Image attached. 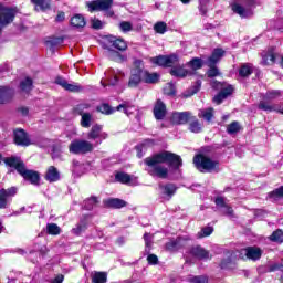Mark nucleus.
Segmentation results:
<instances>
[{
  "label": "nucleus",
  "mask_w": 283,
  "mask_h": 283,
  "mask_svg": "<svg viewBox=\"0 0 283 283\" xmlns=\"http://www.w3.org/2000/svg\"><path fill=\"white\" fill-rule=\"evenodd\" d=\"M209 67H210V69H209V71H208V76H209L210 78H213V77L220 75V71L218 70V67H216V65L209 66Z\"/></svg>",
  "instance_id": "69168bd1"
},
{
  "label": "nucleus",
  "mask_w": 283,
  "mask_h": 283,
  "mask_svg": "<svg viewBox=\"0 0 283 283\" xmlns=\"http://www.w3.org/2000/svg\"><path fill=\"white\" fill-rule=\"evenodd\" d=\"M213 233V227H206L200 232H198V238H209Z\"/></svg>",
  "instance_id": "13d9d810"
},
{
  "label": "nucleus",
  "mask_w": 283,
  "mask_h": 283,
  "mask_svg": "<svg viewBox=\"0 0 283 283\" xmlns=\"http://www.w3.org/2000/svg\"><path fill=\"white\" fill-rule=\"evenodd\" d=\"M133 28L132 22L123 21L119 23V30L123 32H132Z\"/></svg>",
  "instance_id": "052dcab7"
},
{
  "label": "nucleus",
  "mask_w": 283,
  "mask_h": 283,
  "mask_svg": "<svg viewBox=\"0 0 283 283\" xmlns=\"http://www.w3.org/2000/svg\"><path fill=\"white\" fill-rule=\"evenodd\" d=\"M108 43H111L112 48L118 50L119 52H125L127 50V42L120 38L109 36Z\"/></svg>",
  "instance_id": "4be33fe9"
},
{
  "label": "nucleus",
  "mask_w": 283,
  "mask_h": 283,
  "mask_svg": "<svg viewBox=\"0 0 283 283\" xmlns=\"http://www.w3.org/2000/svg\"><path fill=\"white\" fill-rule=\"evenodd\" d=\"M269 198H270V200H274V201L282 200V198H283V186H281L280 188L270 192Z\"/></svg>",
  "instance_id": "37998d69"
},
{
  "label": "nucleus",
  "mask_w": 283,
  "mask_h": 283,
  "mask_svg": "<svg viewBox=\"0 0 283 283\" xmlns=\"http://www.w3.org/2000/svg\"><path fill=\"white\" fill-rule=\"evenodd\" d=\"M93 283H107V274L106 272H94L92 274Z\"/></svg>",
  "instance_id": "4c0bfd02"
},
{
  "label": "nucleus",
  "mask_w": 283,
  "mask_h": 283,
  "mask_svg": "<svg viewBox=\"0 0 283 283\" xmlns=\"http://www.w3.org/2000/svg\"><path fill=\"white\" fill-rule=\"evenodd\" d=\"M97 112H101V114H105L106 116H109V114H114L116 109H114L108 104H102L97 106Z\"/></svg>",
  "instance_id": "49530a36"
},
{
  "label": "nucleus",
  "mask_w": 283,
  "mask_h": 283,
  "mask_svg": "<svg viewBox=\"0 0 283 283\" xmlns=\"http://www.w3.org/2000/svg\"><path fill=\"white\" fill-rule=\"evenodd\" d=\"M114 4V0H94L87 3L90 12H103L109 10Z\"/></svg>",
  "instance_id": "9d476101"
},
{
  "label": "nucleus",
  "mask_w": 283,
  "mask_h": 283,
  "mask_svg": "<svg viewBox=\"0 0 283 283\" xmlns=\"http://www.w3.org/2000/svg\"><path fill=\"white\" fill-rule=\"evenodd\" d=\"M56 85H60L67 92H83V87L78 84H70L63 77H56L55 78Z\"/></svg>",
  "instance_id": "6ab92c4d"
},
{
  "label": "nucleus",
  "mask_w": 283,
  "mask_h": 283,
  "mask_svg": "<svg viewBox=\"0 0 283 283\" xmlns=\"http://www.w3.org/2000/svg\"><path fill=\"white\" fill-rule=\"evenodd\" d=\"M191 240L187 237H179L175 240L169 241L166 243L167 251H178L184 247H187Z\"/></svg>",
  "instance_id": "4468645a"
},
{
  "label": "nucleus",
  "mask_w": 283,
  "mask_h": 283,
  "mask_svg": "<svg viewBox=\"0 0 283 283\" xmlns=\"http://www.w3.org/2000/svg\"><path fill=\"white\" fill-rule=\"evenodd\" d=\"M87 167H90V164H81L78 160H73V166H72L73 176H76L77 178H80V176H83V174L87 171Z\"/></svg>",
  "instance_id": "5701e85b"
},
{
  "label": "nucleus",
  "mask_w": 283,
  "mask_h": 283,
  "mask_svg": "<svg viewBox=\"0 0 283 283\" xmlns=\"http://www.w3.org/2000/svg\"><path fill=\"white\" fill-rule=\"evenodd\" d=\"M153 112L156 120H163L167 116V106L160 99H157Z\"/></svg>",
  "instance_id": "aec40b11"
},
{
  "label": "nucleus",
  "mask_w": 283,
  "mask_h": 283,
  "mask_svg": "<svg viewBox=\"0 0 283 283\" xmlns=\"http://www.w3.org/2000/svg\"><path fill=\"white\" fill-rule=\"evenodd\" d=\"M164 94L166 96H176V86L172 83H168L164 87Z\"/></svg>",
  "instance_id": "3c124183"
},
{
  "label": "nucleus",
  "mask_w": 283,
  "mask_h": 283,
  "mask_svg": "<svg viewBox=\"0 0 283 283\" xmlns=\"http://www.w3.org/2000/svg\"><path fill=\"white\" fill-rule=\"evenodd\" d=\"M282 96V91H269L265 94L266 101H275V98H280Z\"/></svg>",
  "instance_id": "6e6d98bb"
},
{
  "label": "nucleus",
  "mask_w": 283,
  "mask_h": 283,
  "mask_svg": "<svg viewBox=\"0 0 283 283\" xmlns=\"http://www.w3.org/2000/svg\"><path fill=\"white\" fill-rule=\"evenodd\" d=\"M253 74V66L251 64H243L239 70V76L247 78Z\"/></svg>",
  "instance_id": "c9c22d12"
},
{
  "label": "nucleus",
  "mask_w": 283,
  "mask_h": 283,
  "mask_svg": "<svg viewBox=\"0 0 283 283\" xmlns=\"http://www.w3.org/2000/svg\"><path fill=\"white\" fill-rule=\"evenodd\" d=\"M33 85L34 82L32 81V78L25 77L20 82V92H22L23 94H30V92H32Z\"/></svg>",
  "instance_id": "2f4dec72"
},
{
  "label": "nucleus",
  "mask_w": 283,
  "mask_h": 283,
  "mask_svg": "<svg viewBox=\"0 0 283 283\" xmlns=\"http://www.w3.org/2000/svg\"><path fill=\"white\" fill-rule=\"evenodd\" d=\"M159 196L163 200H171L176 196L178 188L174 184L159 185Z\"/></svg>",
  "instance_id": "f8f14e48"
},
{
  "label": "nucleus",
  "mask_w": 283,
  "mask_h": 283,
  "mask_svg": "<svg viewBox=\"0 0 283 283\" xmlns=\"http://www.w3.org/2000/svg\"><path fill=\"white\" fill-rule=\"evenodd\" d=\"M231 94H233V87L228 86L221 90L220 93L213 97V103L220 105V103H222V101H224L228 96H231Z\"/></svg>",
  "instance_id": "bb28decb"
},
{
  "label": "nucleus",
  "mask_w": 283,
  "mask_h": 283,
  "mask_svg": "<svg viewBox=\"0 0 283 283\" xmlns=\"http://www.w3.org/2000/svg\"><path fill=\"white\" fill-rule=\"evenodd\" d=\"M244 253L248 258V260H260V258H262V250H260V248H255V247H249L244 250Z\"/></svg>",
  "instance_id": "a878e982"
},
{
  "label": "nucleus",
  "mask_w": 283,
  "mask_h": 283,
  "mask_svg": "<svg viewBox=\"0 0 283 283\" xmlns=\"http://www.w3.org/2000/svg\"><path fill=\"white\" fill-rule=\"evenodd\" d=\"M107 56L111 61H115L116 63H125V61H127V55H123L114 49H108Z\"/></svg>",
  "instance_id": "c756f323"
},
{
  "label": "nucleus",
  "mask_w": 283,
  "mask_h": 283,
  "mask_svg": "<svg viewBox=\"0 0 283 283\" xmlns=\"http://www.w3.org/2000/svg\"><path fill=\"white\" fill-rule=\"evenodd\" d=\"M14 96V88L10 86H0V104L10 103Z\"/></svg>",
  "instance_id": "f3484780"
},
{
  "label": "nucleus",
  "mask_w": 283,
  "mask_h": 283,
  "mask_svg": "<svg viewBox=\"0 0 283 283\" xmlns=\"http://www.w3.org/2000/svg\"><path fill=\"white\" fill-rule=\"evenodd\" d=\"M80 114L82 116L81 125L86 129L92 127V120H93L92 114L90 113H80Z\"/></svg>",
  "instance_id": "ea45409f"
},
{
  "label": "nucleus",
  "mask_w": 283,
  "mask_h": 283,
  "mask_svg": "<svg viewBox=\"0 0 283 283\" xmlns=\"http://www.w3.org/2000/svg\"><path fill=\"white\" fill-rule=\"evenodd\" d=\"M17 17V9L8 8L0 4V34L3 31V28L10 25Z\"/></svg>",
  "instance_id": "423d86ee"
},
{
  "label": "nucleus",
  "mask_w": 283,
  "mask_h": 283,
  "mask_svg": "<svg viewBox=\"0 0 283 283\" xmlns=\"http://www.w3.org/2000/svg\"><path fill=\"white\" fill-rule=\"evenodd\" d=\"M14 143L21 147H30V145H32V142H30V137H28L24 129L14 130Z\"/></svg>",
  "instance_id": "dca6fc26"
},
{
  "label": "nucleus",
  "mask_w": 283,
  "mask_h": 283,
  "mask_svg": "<svg viewBox=\"0 0 283 283\" xmlns=\"http://www.w3.org/2000/svg\"><path fill=\"white\" fill-rule=\"evenodd\" d=\"M38 147H41L42 149H45V147H50V139L48 138H40L36 140Z\"/></svg>",
  "instance_id": "0e129e2a"
},
{
  "label": "nucleus",
  "mask_w": 283,
  "mask_h": 283,
  "mask_svg": "<svg viewBox=\"0 0 283 283\" xmlns=\"http://www.w3.org/2000/svg\"><path fill=\"white\" fill-rule=\"evenodd\" d=\"M46 232L49 235H59L61 234V228L56 223H48Z\"/></svg>",
  "instance_id": "a18cd8bd"
},
{
  "label": "nucleus",
  "mask_w": 283,
  "mask_h": 283,
  "mask_svg": "<svg viewBox=\"0 0 283 283\" xmlns=\"http://www.w3.org/2000/svg\"><path fill=\"white\" fill-rule=\"evenodd\" d=\"M214 205H217L218 209L223 216L228 218H233V208L227 203V199L224 197H217L214 200Z\"/></svg>",
  "instance_id": "2eb2a0df"
},
{
  "label": "nucleus",
  "mask_w": 283,
  "mask_h": 283,
  "mask_svg": "<svg viewBox=\"0 0 283 283\" xmlns=\"http://www.w3.org/2000/svg\"><path fill=\"white\" fill-rule=\"evenodd\" d=\"M195 167L202 174H213L220 171V164L205 155H197L193 158Z\"/></svg>",
  "instance_id": "7ed1b4c3"
},
{
  "label": "nucleus",
  "mask_w": 283,
  "mask_h": 283,
  "mask_svg": "<svg viewBox=\"0 0 283 283\" xmlns=\"http://www.w3.org/2000/svg\"><path fill=\"white\" fill-rule=\"evenodd\" d=\"M227 132L228 134H238V132H240V123L232 122L230 125H228Z\"/></svg>",
  "instance_id": "4d7b16f0"
},
{
  "label": "nucleus",
  "mask_w": 283,
  "mask_h": 283,
  "mask_svg": "<svg viewBox=\"0 0 283 283\" xmlns=\"http://www.w3.org/2000/svg\"><path fill=\"white\" fill-rule=\"evenodd\" d=\"M2 160L4 165H7V167H12L13 169H15V171H18V174L22 176V178L31 182V185H39V180L41 179L39 172L35 170L28 169L25 167V163H23L21 158L6 157Z\"/></svg>",
  "instance_id": "f03ea898"
},
{
  "label": "nucleus",
  "mask_w": 283,
  "mask_h": 283,
  "mask_svg": "<svg viewBox=\"0 0 283 283\" xmlns=\"http://www.w3.org/2000/svg\"><path fill=\"white\" fill-rule=\"evenodd\" d=\"M165 163L170 166L171 169H180V167H182V158H180L179 155L169 151L158 153L145 159L149 176L165 180V178L169 176V168L165 166Z\"/></svg>",
  "instance_id": "f257e3e1"
},
{
  "label": "nucleus",
  "mask_w": 283,
  "mask_h": 283,
  "mask_svg": "<svg viewBox=\"0 0 283 283\" xmlns=\"http://www.w3.org/2000/svg\"><path fill=\"white\" fill-rule=\"evenodd\" d=\"M144 240H145L146 249H148V251H149V249L151 248V240H153L151 234L145 233Z\"/></svg>",
  "instance_id": "774afa93"
},
{
  "label": "nucleus",
  "mask_w": 283,
  "mask_h": 283,
  "mask_svg": "<svg viewBox=\"0 0 283 283\" xmlns=\"http://www.w3.org/2000/svg\"><path fill=\"white\" fill-rule=\"evenodd\" d=\"M120 76H125L120 70L109 69L105 72V78L101 81L103 87H107V85H118V80Z\"/></svg>",
  "instance_id": "1a4fd4ad"
},
{
  "label": "nucleus",
  "mask_w": 283,
  "mask_h": 283,
  "mask_svg": "<svg viewBox=\"0 0 283 283\" xmlns=\"http://www.w3.org/2000/svg\"><path fill=\"white\" fill-rule=\"evenodd\" d=\"M122 109L126 116H132V114L136 113L138 108L129 102H124L116 107L117 112H120Z\"/></svg>",
  "instance_id": "c85d7f7f"
},
{
  "label": "nucleus",
  "mask_w": 283,
  "mask_h": 283,
  "mask_svg": "<svg viewBox=\"0 0 283 283\" xmlns=\"http://www.w3.org/2000/svg\"><path fill=\"white\" fill-rule=\"evenodd\" d=\"M222 56H224V50L214 49L211 56L208 57L206 65H208V67H213V65H216V63H218Z\"/></svg>",
  "instance_id": "412c9836"
},
{
  "label": "nucleus",
  "mask_w": 283,
  "mask_h": 283,
  "mask_svg": "<svg viewBox=\"0 0 283 283\" xmlns=\"http://www.w3.org/2000/svg\"><path fill=\"white\" fill-rule=\"evenodd\" d=\"M86 229H87V222H85L84 220H81L80 223H77V226L72 229V233H74V235H81L83 231H85Z\"/></svg>",
  "instance_id": "c03bdc74"
},
{
  "label": "nucleus",
  "mask_w": 283,
  "mask_h": 283,
  "mask_svg": "<svg viewBox=\"0 0 283 283\" xmlns=\"http://www.w3.org/2000/svg\"><path fill=\"white\" fill-rule=\"evenodd\" d=\"M106 205L113 209H123V207H127V202L123 199H108Z\"/></svg>",
  "instance_id": "f704fd0d"
},
{
  "label": "nucleus",
  "mask_w": 283,
  "mask_h": 283,
  "mask_svg": "<svg viewBox=\"0 0 283 283\" xmlns=\"http://www.w3.org/2000/svg\"><path fill=\"white\" fill-rule=\"evenodd\" d=\"M170 74H171V76H177L179 78H185V76H189V74H191V72L188 71L187 69L182 67V66H174L170 70Z\"/></svg>",
  "instance_id": "473e14b6"
},
{
  "label": "nucleus",
  "mask_w": 283,
  "mask_h": 283,
  "mask_svg": "<svg viewBox=\"0 0 283 283\" xmlns=\"http://www.w3.org/2000/svg\"><path fill=\"white\" fill-rule=\"evenodd\" d=\"M273 63H275V54H273V52H268L262 55V65H273Z\"/></svg>",
  "instance_id": "79ce46f5"
},
{
  "label": "nucleus",
  "mask_w": 283,
  "mask_h": 283,
  "mask_svg": "<svg viewBox=\"0 0 283 283\" xmlns=\"http://www.w3.org/2000/svg\"><path fill=\"white\" fill-rule=\"evenodd\" d=\"M189 282H191V283H208L209 280L207 279V276L200 275V276L190 277Z\"/></svg>",
  "instance_id": "680f3d73"
},
{
  "label": "nucleus",
  "mask_w": 283,
  "mask_h": 283,
  "mask_svg": "<svg viewBox=\"0 0 283 283\" xmlns=\"http://www.w3.org/2000/svg\"><path fill=\"white\" fill-rule=\"evenodd\" d=\"M189 130L192 132V134H200V132H202V124L193 117L189 124Z\"/></svg>",
  "instance_id": "58836bf2"
},
{
  "label": "nucleus",
  "mask_w": 283,
  "mask_h": 283,
  "mask_svg": "<svg viewBox=\"0 0 283 283\" xmlns=\"http://www.w3.org/2000/svg\"><path fill=\"white\" fill-rule=\"evenodd\" d=\"M253 6H255L254 0H235L231 3V9L241 19H249L253 15Z\"/></svg>",
  "instance_id": "20e7f679"
},
{
  "label": "nucleus",
  "mask_w": 283,
  "mask_h": 283,
  "mask_svg": "<svg viewBox=\"0 0 283 283\" xmlns=\"http://www.w3.org/2000/svg\"><path fill=\"white\" fill-rule=\"evenodd\" d=\"M270 240L272 242H279L282 243L283 242V232L282 230H276L272 233V235H270Z\"/></svg>",
  "instance_id": "864d4df0"
},
{
  "label": "nucleus",
  "mask_w": 283,
  "mask_h": 283,
  "mask_svg": "<svg viewBox=\"0 0 283 283\" xmlns=\"http://www.w3.org/2000/svg\"><path fill=\"white\" fill-rule=\"evenodd\" d=\"M179 61L177 54L159 55L150 59L154 65H160L161 67H174Z\"/></svg>",
  "instance_id": "0eeeda50"
},
{
  "label": "nucleus",
  "mask_w": 283,
  "mask_h": 283,
  "mask_svg": "<svg viewBox=\"0 0 283 283\" xmlns=\"http://www.w3.org/2000/svg\"><path fill=\"white\" fill-rule=\"evenodd\" d=\"M259 109H262L263 112H273V106L266 102H260Z\"/></svg>",
  "instance_id": "338daca9"
},
{
  "label": "nucleus",
  "mask_w": 283,
  "mask_h": 283,
  "mask_svg": "<svg viewBox=\"0 0 283 283\" xmlns=\"http://www.w3.org/2000/svg\"><path fill=\"white\" fill-rule=\"evenodd\" d=\"M190 255L198 258L199 260H209V251L205 250L200 245L192 247L190 249Z\"/></svg>",
  "instance_id": "393cba45"
},
{
  "label": "nucleus",
  "mask_w": 283,
  "mask_h": 283,
  "mask_svg": "<svg viewBox=\"0 0 283 283\" xmlns=\"http://www.w3.org/2000/svg\"><path fill=\"white\" fill-rule=\"evenodd\" d=\"M17 196V187L0 190V209H8L10 198Z\"/></svg>",
  "instance_id": "ddd939ff"
},
{
  "label": "nucleus",
  "mask_w": 283,
  "mask_h": 283,
  "mask_svg": "<svg viewBox=\"0 0 283 283\" xmlns=\"http://www.w3.org/2000/svg\"><path fill=\"white\" fill-rule=\"evenodd\" d=\"M191 118V113L189 112H181V113H174L171 116V123L174 125H186V123H189V119Z\"/></svg>",
  "instance_id": "a211bd4d"
},
{
  "label": "nucleus",
  "mask_w": 283,
  "mask_h": 283,
  "mask_svg": "<svg viewBox=\"0 0 283 283\" xmlns=\"http://www.w3.org/2000/svg\"><path fill=\"white\" fill-rule=\"evenodd\" d=\"M63 43V38H53L46 41V45H49L50 50H54L56 45H61Z\"/></svg>",
  "instance_id": "5fc2aeb1"
},
{
  "label": "nucleus",
  "mask_w": 283,
  "mask_h": 283,
  "mask_svg": "<svg viewBox=\"0 0 283 283\" xmlns=\"http://www.w3.org/2000/svg\"><path fill=\"white\" fill-rule=\"evenodd\" d=\"M85 18L82 14H75L71 18L72 28H76L77 30L81 28H85Z\"/></svg>",
  "instance_id": "72a5a7b5"
},
{
  "label": "nucleus",
  "mask_w": 283,
  "mask_h": 283,
  "mask_svg": "<svg viewBox=\"0 0 283 283\" xmlns=\"http://www.w3.org/2000/svg\"><path fill=\"white\" fill-rule=\"evenodd\" d=\"M115 180L122 182L123 185H132V176L126 172H117L115 175Z\"/></svg>",
  "instance_id": "e433bc0d"
},
{
  "label": "nucleus",
  "mask_w": 283,
  "mask_h": 283,
  "mask_svg": "<svg viewBox=\"0 0 283 283\" xmlns=\"http://www.w3.org/2000/svg\"><path fill=\"white\" fill-rule=\"evenodd\" d=\"M32 3L36 6V8H40V10H50V3L46 0H31Z\"/></svg>",
  "instance_id": "603ef678"
},
{
  "label": "nucleus",
  "mask_w": 283,
  "mask_h": 283,
  "mask_svg": "<svg viewBox=\"0 0 283 283\" xmlns=\"http://www.w3.org/2000/svg\"><path fill=\"white\" fill-rule=\"evenodd\" d=\"M69 151L75 155L90 154L94 151V144L84 139H75L69 145Z\"/></svg>",
  "instance_id": "39448f33"
},
{
  "label": "nucleus",
  "mask_w": 283,
  "mask_h": 283,
  "mask_svg": "<svg viewBox=\"0 0 283 283\" xmlns=\"http://www.w3.org/2000/svg\"><path fill=\"white\" fill-rule=\"evenodd\" d=\"M159 78L160 75H158V73H149V71L142 70V80H144V83H158Z\"/></svg>",
  "instance_id": "7c9ffc66"
},
{
  "label": "nucleus",
  "mask_w": 283,
  "mask_h": 283,
  "mask_svg": "<svg viewBox=\"0 0 283 283\" xmlns=\"http://www.w3.org/2000/svg\"><path fill=\"white\" fill-rule=\"evenodd\" d=\"M60 179H61V175L56 169V167L50 166L45 174V180H48V182H56Z\"/></svg>",
  "instance_id": "cd10ccee"
},
{
  "label": "nucleus",
  "mask_w": 283,
  "mask_h": 283,
  "mask_svg": "<svg viewBox=\"0 0 283 283\" xmlns=\"http://www.w3.org/2000/svg\"><path fill=\"white\" fill-rule=\"evenodd\" d=\"M198 92H200V84L196 85V86H192L188 91L184 92L182 97L184 98H191V96H193V94H198Z\"/></svg>",
  "instance_id": "8fccbe9b"
},
{
  "label": "nucleus",
  "mask_w": 283,
  "mask_h": 283,
  "mask_svg": "<svg viewBox=\"0 0 283 283\" xmlns=\"http://www.w3.org/2000/svg\"><path fill=\"white\" fill-rule=\"evenodd\" d=\"M188 67L191 70H200L202 67V60L199 57H193L190 62H188Z\"/></svg>",
  "instance_id": "09e8293b"
},
{
  "label": "nucleus",
  "mask_w": 283,
  "mask_h": 283,
  "mask_svg": "<svg viewBox=\"0 0 283 283\" xmlns=\"http://www.w3.org/2000/svg\"><path fill=\"white\" fill-rule=\"evenodd\" d=\"M136 69L132 71L129 81H128V87L135 88L138 85H140V82L143 81V61L137 60L135 61Z\"/></svg>",
  "instance_id": "6e6552de"
},
{
  "label": "nucleus",
  "mask_w": 283,
  "mask_h": 283,
  "mask_svg": "<svg viewBox=\"0 0 283 283\" xmlns=\"http://www.w3.org/2000/svg\"><path fill=\"white\" fill-rule=\"evenodd\" d=\"M198 116L206 120V123H212L213 118H216V109L213 107L199 109Z\"/></svg>",
  "instance_id": "b1692460"
},
{
  "label": "nucleus",
  "mask_w": 283,
  "mask_h": 283,
  "mask_svg": "<svg viewBox=\"0 0 283 283\" xmlns=\"http://www.w3.org/2000/svg\"><path fill=\"white\" fill-rule=\"evenodd\" d=\"M154 30L157 34H165L167 32V23L163 21L156 22Z\"/></svg>",
  "instance_id": "de8ad7c7"
},
{
  "label": "nucleus",
  "mask_w": 283,
  "mask_h": 283,
  "mask_svg": "<svg viewBox=\"0 0 283 283\" xmlns=\"http://www.w3.org/2000/svg\"><path fill=\"white\" fill-rule=\"evenodd\" d=\"M87 138L88 140H99L97 142V145H101V143L107 138V133L103 132V126L96 124L92 126L87 134Z\"/></svg>",
  "instance_id": "9b49d317"
},
{
  "label": "nucleus",
  "mask_w": 283,
  "mask_h": 283,
  "mask_svg": "<svg viewBox=\"0 0 283 283\" xmlns=\"http://www.w3.org/2000/svg\"><path fill=\"white\" fill-rule=\"evenodd\" d=\"M91 23H92V28L94 30H103V28H105V22L94 18L91 20Z\"/></svg>",
  "instance_id": "bf43d9fd"
},
{
  "label": "nucleus",
  "mask_w": 283,
  "mask_h": 283,
  "mask_svg": "<svg viewBox=\"0 0 283 283\" xmlns=\"http://www.w3.org/2000/svg\"><path fill=\"white\" fill-rule=\"evenodd\" d=\"M268 271H269V273H273L275 271H282V273H283V259H282L281 264L274 263L268 268Z\"/></svg>",
  "instance_id": "e2e57ef3"
},
{
  "label": "nucleus",
  "mask_w": 283,
  "mask_h": 283,
  "mask_svg": "<svg viewBox=\"0 0 283 283\" xmlns=\"http://www.w3.org/2000/svg\"><path fill=\"white\" fill-rule=\"evenodd\" d=\"M96 205H98V199L96 197H92L83 202V209H85L86 211H92V209H94Z\"/></svg>",
  "instance_id": "a19ab883"
}]
</instances>
